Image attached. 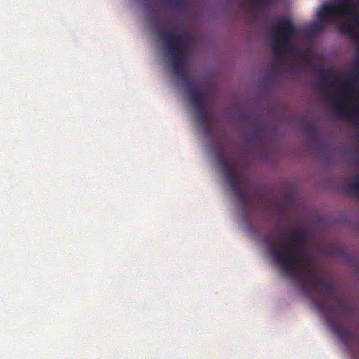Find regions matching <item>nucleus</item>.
<instances>
[{
	"mask_svg": "<svg viewBox=\"0 0 359 359\" xmlns=\"http://www.w3.org/2000/svg\"><path fill=\"white\" fill-rule=\"evenodd\" d=\"M159 1H161V2H163L165 0H159Z\"/></svg>",
	"mask_w": 359,
	"mask_h": 359,
	"instance_id": "obj_21",
	"label": "nucleus"
},
{
	"mask_svg": "<svg viewBox=\"0 0 359 359\" xmlns=\"http://www.w3.org/2000/svg\"><path fill=\"white\" fill-rule=\"evenodd\" d=\"M184 0H173L174 3L177 5H182Z\"/></svg>",
	"mask_w": 359,
	"mask_h": 359,
	"instance_id": "obj_19",
	"label": "nucleus"
},
{
	"mask_svg": "<svg viewBox=\"0 0 359 359\" xmlns=\"http://www.w3.org/2000/svg\"><path fill=\"white\" fill-rule=\"evenodd\" d=\"M289 234V237L279 238L281 241L279 246L271 238H266L267 252L285 274L299 283L304 295L312 298L316 308L324 315L330 329L344 345L348 346L353 337L352 332L330 317L332 313L338 316L347 313L348 306L339 303L334 283L319 277L310 264L311 256L304 250L306 231L300 229L291 231Z\"/></svg>",
	"mask_w": 359,
	"mask_h": 359,
	"instance_id": "obj_1",
	"label": "nucleus"
},
{
	"mask_svg": "<svg viewBox=\"0 0 359 359\" xmlns=\"http://www.w3.org/2000/svg\"><path fill=\"white\" fill-rule=\"evenodd\" d=\"M222 169L226 177L235 175V170L230 164L222 167Z\"/></svg>",
	"mask_w": 359,
	"mask_h": 359,
	"instance_id": "obj_15",
	"label": "nucleus"
},
{
	"mask_svg": "<svg viewBox=\"0 0 359 359\" xmlns=\"http://www.w3.org/2000/svg\"><path fill=\"white\" fill-rule=\"evenodd\" d=\"M350 189L351 191L359 194V181L354 182L350 184Z\"/></svg>",
	"mask_w": 359,
	"mask_h": 359,
	"instance_id": "obj_17",
	"label": "nucleus"
},
{
	"mask_svg": "<svg viewBox=\"0 0 359 359\" xmlns=\"http://www.w3.org/2000/svg\"><path fill=\"white\" fill-rule=\"evenodd\" d=\"M175 75L186 85L187 88H189L196 83L194 81L189 79L185 72V69L181 68L180 72L175 74Z\"/></svg>",
	"mask_w": 359,
	"mask_h": 359,
	"instance_id": "obj_11",
	"label": "nucleus"
},
{
	"mask_svg": "<svg viewBox=\"0 0 359 359\" xmlns=\"http://www.w3.org/2000/svg\"><path fill=\"white\" fill-rule=\"evenodd\" d=\"M159 34L165 44V53L170 57L174 74L180 72L181 68L185 69L184 61L187 48L191 42L190 36L185 32L175 30H161Z\"/></svg>",
	"mask_w": 359,
	"mask_h": 359,
	"instance_id": "obj_3",
	"label": "nucleus"
},
{
	"mask_svg": "<svg viewBox=\"0 0 359 359\" xmlns=\"http://www.w3.org/2000/svg\"><path fill=\"white\" fill-rule=\"evenodd\" d=\"M319 85L321 88L327 89L333 87V83L330 82L329 79L325 76L321 78L319 82Z\"/></svg>",
	"mask_w": 359,
	"mask_h": 359,
	"instance_id": "obj_14",
	"label": "nucleus"
},
{
	"mask_svg": "<svg viewBox=\"0 0 359 359\" xmlns=\"http://www.w3.org/2000/svg\"><path fill=\"white\" fill-rule=\"evenodd\" d=\"M215 153L217 161L219 163L222 167L229 165V160L226 154L222 145H217L215 149Z\"/></svg>",
	"mask_w": 359,
	"mask_h": 359,
	"instance_id": "obj_9",
	"label": "nucleus"
},
{
	"mask_svg": "<svg viewBox=\"0 0 359 359\" xmlns=\"http://www.w3.org/2000/svg\"><path fill=\"white\" fill-rule=\"evenodd\" d=\"M334 107L337 114L345 117L351 118L353 115V112L344 108L343 106V102L341 100H335L334 102Z\"/></svg>",
	"mask_w": 359,
	"mask_h": 359,
	"instance_id": "obj_10",
	"label": "nucleus"
},
{
	"mask_svg": "<svg viewBox=\"0 0 359 359\" xmlns=\"http://www.w3.org/2000/svg\"><path fill=\"white\" fill-rule=\"evenodd\" d=\"M187 89L189 90V95L191 101L195 108L205 106L206 97L204 94L200 92L196 83Z\"/></svg>",
	"mask_w": 359,
	"mask_h": 359,
	"instance_id": "obj_6",
	"label": "nucleus"
},
{
	"mask_svg": "<svg viewBox=\"0 0 359 359\" xmlns=\"http://www.w3.org/2000/svg\"><path fill=\"white\" fill-rule=\"evenodd\" d=\"M333 74L337 83L343 85L348 90L359 93V86L358 84L359 81V67L350 72L345 77L341 76L337 72H333Z\"/></svg>",
	"mask_w": 359,
	"mask_h": 359,
	"instance_id": "obj_5",
	"label": "nucleus"
},
{
	"mask_svg": "<svg viewBox=\"0 0 359 359\" xmlns=\"http://www.w3.org/2000/svg\"><path fill=\"white\" fill-rule=\"evenodd\" d=\"M226 181H227L228 184L231 186V187L233 191H234V190L237 189L238 188L241 187V182L236 177L235 175L226 177Z\"/></svg>",
	"mask_w": 359,
	"mask_h": 359,
	"instance_id": "obj_13",
	"label": "nucleus"
},
{
	"mask_svg": "<svg viewBox=\"0 0 359 359\" xmlns=\"http://www.w3.org/2000/svg\"><path fill=\"white\" fill-rule=\"evenodd\" d=\"M196 111L197 113V118L199 123H206V121L208 120V113L206 111L205 106H203L201 107L195 108Z\"/></svg>",
	"mask_w": 359,
	"mask_h": 359,
	"instance_id": "obj_12",
	"label": "nucleus"
},
{
	"mask_svg": "<svg viewBox=\"0 0 359 359\" xmlns=\"http://www.w3.org/2000/svg\"><path fill=\"white\" fill-rule=\"evenodd\" d=\"M355 6L349 2L344 4H323L318 11V20L314 22L311 28L313 31L320 32L326 29L325 22L331 24L335 17L351 15L352 18L348 23H343L340 26L341 32L346 33L352 37L355 36V32L353 26L359 27V14L355 13Z\"/></svg>",
	"mask_w": 359,
	"mask_h": 359,
	"instance_id": "obj_2",
	"label": "nucleus"
},
{
	"mask_svg": "<svg viewBox=\"0 0 359 359\" xmlns=\"http://www.w3.org/2000/svg\"><path fill=\"white\" fill-rule=\"evenodd\" d=\"M282 65V61L277 57H273L270 62V67L272 69H279Z\"/></svg>",
	"mask_w": 359,
	"mask_h": 359,
	"instance_id": "obj_16",
	"label": "nucleus"
},
{
	"mask_svg": "<svg viewBox=\"0 0 359 359\" xmlns=\"http://www.w3.org/2000/svg\"><path fill=\"white\" fill-rule=\"evenodd\" d=\"M302 127L309 137H315L318 135V128L316 124L311 121L304 119L302 123Z\"/></svg>",
	"mask_w": 359,
	"mask_h": 359,
	"instance_id": "obj_7",
	"label": "nucleus"
},
{
	"mask_svg": "<svg viewBox=\"0 0 359 359\" xmlns=\"http://www.w3.org/2000/svg\"><path fill=\"white\" fill-rule=\"evenodd\" d=\"M344 2H349L350 3V1L348 0H342V1L337 2L336 4H342ZM351 4H352V3L351 2Z\"/></svg>",
	"mask_w": 359,
	"mask_h": 359,
	"instance_id": "obj_20",
	"label": "nucleus"
},
{
	"mask_svg": "<svg viewBox=\"0 0 359 359\" xmlns=\"http://www.w3.org/2000/svg\"><path fill=\"white\" fill-rule=\"evenodd\" d=\"M201 126L204 128L205 132L209 133L210 130V126L208 120L206 121V123H199Z\"/></svg>",
	"mask_w": 359,
	"mask_h": 359,
	"instance_id": "obj_18",
	"label": "nucleus"
},
{
	"mask_svg": "<svg viewBox=\"0 0 359 359\" xmlns=\"http://www.w3.org/2000/svg\"><path fill=\"white\" fill-rule=\"evenodd\" d=\"M233 191L238 200L240 205L245 210L249 202V194L241 187Z\"/></svg>",
	"mask_w": 359,
	"mask_h": 359,
	"instance_id": "obj_8",
	"label": "nucleus"
},
{
	"mask_svg": "<svg viewBox=\"0 0 359 359\" xmlns=\"http://www.w3.org/2000/svg\"><path fill=\"white\" fill-rule=\"evenodd\" d=\"M297 33V30L292 20L285 18L283 22H279L273 37V53L278 56L287 53L291 48V40Z\"/></svg>",
	"mask_w": 359,
	"mask_h": 359,
	"instance_id": "obj_4",
	"label": "nucleus"
}]
</instances>
